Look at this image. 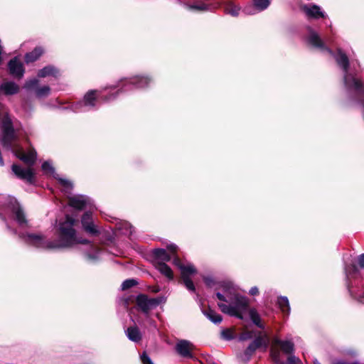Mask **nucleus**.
<instances>
[{
    "label": "nucleus",
    "mask_w": 364,
    "mask_h": 364,
    "mask_svg": "<svg viewBox=\"0 0 364 364\" xmlns=\"http://www.w3.org/2000/svg\"><path fill=\"white\" fill-rule=\"evenodd\" d=\"M75 222L73 218L67 215L65 220L60 223V240H50L45 235L36 233H19L18 236L28 245L42 250H55L70 247L77 243H87V240H80L77 238L73 229Z\"/></svg>",
    "instance_id": "nucleus-1"
},
{
    "label": "nucleus",
    "mask_w": 364,
    "mask_h": 364,
    "mask_svg": "<svg viewBox=\"0 0 364 364\" xmlns=\"http://www.w3.org/2000/svg\"><path fill=\"white\" fill-rule=\"evenodd\" d=\"M167 248L170 254L164 249H155L153 250V255L156 260L154 264L156 268L168 279H173V272L171 269L165 264V262L170 261L173 257V263L180 269L183 284L188 291L194 292L196 288L191 279V276L196 273V269L191 264H183L180 259L175 256V253L177 251L176 245L171 244L168 245Z\"/></svg>",
    "instance_id": "nucleus-2"
},
{
    "label": "nucleus",
    "mask_w": 364,
    "mask_h": 364,
    "mask_svg": "<svg viewBox=\"0 0 364 364\" xmlns=\"http://www.w3.org/2000/svg\"><path fill=\"white\" fill-rule=\"evenodd\" d=\"M1 133L0 139L2 146L29 166L34 164L37 154L34 149L29 150L26 154L23 151L19 141V135L13 128L12 122L8 115H5L1 124Z\"/></svg>",
    "instance_id": "nucleus-3"
},
{
    "label": "nucleus",
    "mask_w": 364,
    "mask_h": 364,
    "mask_svg": "<svg viewBox=\"0 0 364 364\" xmlns=\"http://www.w3.org/2000/svg\"><path fill=\"white\" fill-rule=\"evenodd\" d=\"M220 287L223 292L216 294L217 298L225 302L218 304L220 310L231 316L242 318L248 308L247 298L238 294L230 284L223 283Z\"/></svg>",
    "instance_id": "nucleus-4"
},
{
    "label": "nucleus",
    "mask_w": 364,
    "mask_h": 364,
    "mask_svg": "<svg viewBox=\"0 0 364 364\" xmlns=\"http://www.w3.org/2000/svg\"><path fill=\"white\" fill-rule=\"evenodd\" d=\"M0 215L4 216L8 230L12 233L17 234V230L10 225V220H15L20 228L28 226V220L24 212L14 198H8L4 207L0 209Z\"/></svg>",
    "instance_id": "nucleus-5"
},
{
    "label": "nucleus",
    "mask_w": 364,
    "mask_h": 364,
    "mask_svg": "<svg viewBox=\"0 0 364 364\" xmlns=\"http://www.w3.org/2000/svg\"><path fill=\"white\" fill-rule=\"evenodd\" d=\"M335 59L344 72L343 80L346 87L349 90H354L358 92L362 91V83L351 71L346 55L338 50V53L335 55Z\"/></svg>",
    "instance_id": "nucleus-6"
},
{
    "label": "nucleus",
    "mask_w": 364,
    "mask_h": 364,
    "mask_svg": "<svg viewBox=\"0 0 364 364\" xmlns=\"http://www.w3.org/2000/svg\"><path fill=\"white\" fill-rule=\"evenodd\" d=\"M101 93L97 90H90L87 92L82 101L74 103L71 109L75 112H86L92 110L97 105V96H100Z\"/></svg>",
    "instance_id": "nucleus-7"
},
{
    "label": "nucleus",
    "mask_w": 364,
    "mask_h": 364,
    "mask_svg": "<svg viewBox=\"0 0 364 364\" xmlns=\"http://www.w3.org/2000/svg\"><path fill=\"white\" fill-rule=\"evenodd\" d=\"M268 344L269 337L267 334L257 337L245 350L243 355H241L240 359L244 362L248 361L256 349L263 347L265 350L267 348Z\"/></svg>",
    "instance_id": "nucleus-8"
},
{
    "label": "nucleus",
    "mask_w": 364,
    "mask_h": 364,
    "mask_svg": "<svg viewBox=\"0 0 364 364\" xmlns=\"http://www.w3.org/2000/svg\"><path fill=\"white\" fill-rule=\"evenodd\" d=\"M151 82V79L148 77L135 76L129 80H125L124 82H121L120 84L114 86V88L122 86V91H127L131 87L144 88L147 87Z\"/></svg>",
    "instance_id": "nucleus-9"
},
{
    "label": "nucleus",
    "mask_w": 364,
    "mask_h": 364,
    "mask_svg": "<svg viewBox=\"0 0 364 364\" xmlns=\"http://www.w3.org/2000/svg\"><path fill=\"white\" fill-rule=\"evenodd\" d=\"M42 170L46 174H48L56 178L59 183V184L62 187V191L65 193H69L73 188V183L62 177H60L57 173H55V169L53 166L49 161H45L42 164Z\"/></svg>",
    "instance_id": "nucleus-10"
},
{
    "label": "nucleus",
    "mask_w": 364,
    "mask_h": 364,
    "mask_svg": "<svg viewBox=\"0 0 364 364\" xmlns=\"http://www.w3.org/2000/svg\"><path fill=\"white\" fill-rule=\"evenodd\" d=\"M161 302L158 298H149L144 294L137 296L136 299V305L143 313L148 315L149 311L156 308Z\"/></svg>",
    "instance_id": "nucleus-11"
},
{
    "label": "nucleus",
    "mask_w": 364,
    "mask_h": 364,
    "mask_svg": "<svg viewBox=\"0 0 364 364\" xmlns=\"http://www.w3.org/2000/svg\"><path fill=\"white\" fill-rule=\"evenodd\" d=\"M11 169L17 178L29 183H33L34 172L31 168H24L18 165L13 164Z\"/></svg>",
    "instance_id": "nucleus-12"
},
{
    "label": "nucleus",
    "mask_w": 364,
    "mask_h": 364,
    "mask_svg": "<svg viewBox=\"0 0 364 364\" xmlns=\"http://www.w3.org/2000/svg\"><path fill=\"white\" fill-rule=\"evenodd\" d=\"M38 82L39 81L36 78L29 80L26 82L24 87L27 90L36 89V95L39 98L48 96L50 93V87L48 85H44L43 87L36 88Z\"/></svg>",
    "instance_id": "nucleus-13"
},
{
    "label": "nucleus",
    "mask_w": 364,
    "mask_h": 364,
    "mask_svg": "<svg viewBox=\"0 0 364 364\" xmlns=\"http://www.w3.org/2000/svg\"><path fill=\"white\" fill-rule=\"evenodd\" d=\"M69 205L76 209L82 210L89 206H92V200L85 196H75L69 198Z\"/></svg>",
    "instance_id": "nucleus-14"
},
{
    "label": "nucleus",
    "mask_w": 364,
    "mask_h": 364,
    "mask_svg": "<svg viewBox=\"0 0 364 364\" xmlns=\"http://www.w3.org/2000/svg\"><path fill=\"white\" fill-rule=\"evenodd\" d=\"M176 350L179 355L183 358H193V344L186 340H181L176 345Z\"/></svg>",
    "instance_id": "nucleus-15"
},
{
    "label": "nucleus",
    "mask_w": 364,
    "mask_h": 364,
    "mask_svg": "<svg viewBox=\"0 0 364 364\" xmlns=\"http://www.w3.org/2000/svg\"><path fill=\"white\" fill-rule=\"evenodd\" d=\"M302 9L308 18L318 19L326 16L325 13L321 8L315 4L304 5Z\"/></svg>",
    "instance_id": "nucleus-16"
},
{
    "label": "nucleus",
    "mask_w": 364,
    "mask_h": 364,
    "mask_svg": "<svg viewBox=\"0 0 364 364\" xmlns=\"http://www.w3.org/2000/svg\"><path fill=\"white\" fill-rule=\"evenodd\" d=\"M84 230L89 234L97 235L98 230L92 221V213L86 212L83 214L81 219Z\"/></svg>",
    "instance_id": "nucleus-17"
},
{
    "label": "nucleus",
    "mask_w": 364,
    "mask_h": 364,
    "mask_svg": "<svg viewBox=\"0 0 364 364\" xmlns=\"http://www.w3.org/2000/svg\"><path fill=\"white\" fill-rule=\"evenodd\" d=\"M270 4V0H253L254 6H246L243 12L246 14H255L257 11H262L266 9Z\"/></svg>",
    "instance_id": "nucleus-18"
},
{
    "label": "nucleus",
    "mask_w": 364,
    "mask_h": 364,
    "mask_svg": "<svg viewBox=\"0 0 364 364\" xmlns=\"http://www.w3.org/2000/svg\"><path fill=\"white\" fill-rule=\"evenodd\" d=\"M9 70L13 76L21 78L23 76L24 69L22 63L17 58H14L11 60L8 64Z\"/></svg>",
    "instance_id": "nucleus-19"
},
{
    "label": "nucleus",
    "mask_w": 364,
    "mask_h": 364,
    "mask_svg": "<svg viewBox=\"0 0 364 364\" xmlns=\"http://www.w3.org/2000/svg\"><path fill=\"white\" fill-rule=\"evenodd\" d=\"M308 42L315 48H320L321 50H325L331 55L333 54L331 50L328 49L325 46L324 43L321 41L318 33L311 29H309Z\"/></svg>",
    "instance_id": "nucleus-20"
},
{
    "label": "nucleus",
    "mask_w": 364,
    "mask_h": 364,
    "mask_svg": "<svg viewBox=\"0 0 364 364\" xmlns=\"http://www.w3.org/2000/svg\"><path fill=\"white\" fill-rule=\"evenodd\" d=\"M272 342L274 346H279L281 350L286 354H291L294 350V345L291 341H282L275 337Z\"/></svg>",
    "instance_id": "nucleus-21"
},
{
    "label": "nucleus",
    "mask_w": 364,
    "mask_h": 364,
    "mask_svg": "<svg viewBox=\"0 0 364 364\" xmlns=\"http://www.w3.org/2000/svg\"><path fill=\"white\" fill-rule=\"evenodd\" d=\"M0 90L6 95H11L18 92L19 87L14 82H6L1 85Z\"/></svg>",
    "instance_id": "nucleus-22"
},
{
    "label": "nucleus",
    "mask_w": 364,
    "mask_h": 364,
    "mask_svg": "<svg viewBox=\"0 0 364 364\" xmlns=\"http://www.w3.org/2000/svg\"><path fill=\"white\" fill-rule=\"evenodd\" d=\"M86 259L94 262L100 258V250L93 244H89V250L85 252Z\"/></svg>",
    "instance_id": "nucleus-23"
},
{
    "label": "nucleus",
    "mask_w": 364,
    "mask_h": 364,
    "mask_svg": "<svg viewBox=\"0 0 364 364\" xmlns=\"http://www.w3.org/2000/svg\"><path fill=\"white\" fill-rule=\"evenodd\" d=\"M59 70L53 66L49 65L41 69L38 73L39 77L53 76L57 77L59 75Z\"/></svg>",
    "instance_id": "nucleus-24"
},
{
    "label": "nucleus",
    "mask_w": 364,
    "mask_h": 364,
    "mask_svg": "<svg viewBox=\"0 0 364 364\" xmlns=\"http://www.w3.org/2000/svg\"><path fill=\"white\" fill-rule=\"evenodd\" d=\"M125 333L128 338L132 341L139 342L141 339V333L136 326L129 327Z\"/></svg>",
    "instance_id": "nucleus-25"
},
{
    "label": "nucleus",
    "mask_w": 364,
    "mask_h": 364,
    "mask_svg": "<svg viewBox=\"0 0 364 364\" xmlns=\"http://www.w3.org/2000/svg\"><path fill=\"white\" fill-rule=\"evenodd\" d=\"M44 50L41 47L35 48L31 52L26 53L25 60L26 63H31L38 60L43 53Z\"/></svg>",
    "instance_id": "nucleus-26"
},
{
    "label": "nucleus",
    "mask_w": 364,
    "mask_h": 364,
    "mask_svg": "<svg viewBox=\"0 0 364 364\" xmlns=\"http://www.w3.org/2000/svg\"><path fill=\"white\" fill-rule=\"evenodd\" d=\"M224 9L226 14L232 16H237L240 14V7L233 2H229L225 4Z\"/></svg>",
    "instance_id": "nucleus-27"
},
{
    "label": "nucleus",
    "mask_w": 364,
    "mask_h": 364,
    "mask_svg": "<svg viewBox=\"0 0 364 364\" xmlns=\"http://www.w3.org/2000/svg\"><path fill=\"white\" fill-rule=\"evenodd\" d=\"M203 313L210 321L214 323H220L222 321L221 316L216 314L211 309L203 310Z\"/></svg>",
    "instance_id": "nucleus-28"
},
{
    "label": "nucleus",
    "mask_w": 364,
    "mask_h": 364,
    "mask_svg": "<svg viewBox=\"0 0 364 364\" xmlns=\"http://www.w3.org/2000/svg\"><path fill=\"white\" fill-rule=\"evenodd\" d=\"M278 305L284 314H289L290 311L289 303L287 297L280 296L278 299Z\"/></svg>",
    "instance_id": "nucleus-29"
},
{
    "label": "nucleus",
    "mask_w": 364,
    "mask_h": 364,
    "mask_svg": "<svg viewBox=\"0 0 364 364\" xmlns=\"http://www.w3.org/2000/svg\"><path fill=\"white\" fill-rule=\"evenodd\" d=\"M249 315L252 321L259 328H264V326L262 323L260 316L257 311L252 309L249 311Z\"/></svg>",
    "instance_id": "nucleus-30"
},
{
    "label": "nucleus",
    "mask_w": 364,
    "mask_h": 364,
    "mask_svg": "<svg viewBox=\"0 0 364 364\" xmlns=\"http://www.w3.org/2000/svg\"><path fill=\"white\" fill-rule=\"evenodd\" d=\"M117 228L124 235H132L133 232V227L127 222L119 223Z\"/></svg>",
    "instance_id": "nucleus-31"
},
{
    "label": "nucleus",
    "mask_w": 364,
    "mask_h": 364,
    "mask_svg": "<svg viewBox=\"0 0 364 364\" xmlns=\"http://www.w3.org/2000/svg\"><path fill=\"white\" fill-rule=\"evenodd\" d=\"M280 350L275 346H272L270 350V355L274 363H283L280 358Z\"/></svg>",
    "instance_id": "nucleus-32"
},
{
    "label": "nucleus",
    "mask_w": 364,
    "mask_h": 364,
    "mask_svg": "<svg viewBox=\"0 0 364 364\" xmlns=\"http://www.w3.org/2000/svg\"><path fill=\"white\" fill-rule=\"evenodd\" d=\"M136 284H137L136 280H135L134 279H127L123 282L121 287H122V290H126V289H128L135 286Z\"/></svg>",
    "instance_id": "nucleus-33"
},
{
    "label": "nucleus",
    "mask_w": 364,
    "mask_h": 364,
    "mask_svg": "<svg viewBox=\"0 0 364 364\" xmlns=\"http://www.w3.org/2000/svg\"><path fill=\"white\" fill-rule=\"evenodd\" d=\"M222 337L225 340L233 338V333L230 329H225L221 332Z\"/></svg>",
    "instance_id": "nucleus-34"
},
{
    "label": "nucleus",
    "mask_w": 364,
    "mask_h": 364,
    "mask_svg": "<svg viewBox=\"0 0 364 364\" xmlns=\"http://www.w3.org/2000/svg\"><path fill=\"white\" fill-rule=\"evenodd\" d=\"M300 363V359L294 355H290L288 358V364H299Z\"/></svg>",
    "instance_id": "nucleus-35"
},
{
    "label": "nucleus",
    "mask_w": 364,
    "mask_h": 364,
    "mask_svg": "<svg viewBox=\"0 0 364 364\" xmlns=\"http://www.w3.org/2000/svg\"><path fill=\"white\" fill-rule=\"evenodd\" d=\"M141 360L143 364H153L149 357L145 353L141 355Z\"/></svg>",
    "instance_id": "nucleus-36"
},
{
    "label": "nucleus",
    "mask_w": 364,
    "mask_h": 364,
    "mask_svg": "<svg viewBox=\"0 0 364 364\" xmlns=\"http://www.w3.org/2000/svg\"><path fill=\"white\" fill-rule=\"evenodd\" d=\"M203 280H204L205 283L206 284V285L210 287H213L215 284L213 279L210 277H205L203 278Z\"/></svg>",
    "instance_id": "nucleus-37"
},
{
    "label": "nucleus",
    "mask_w": 364,
    "mask_h": 364,
    "mask_svg": "<svg viewBox=\"0 0 364 364\" xmlns=\"http://www.w3.org/2000/svg\"><path fill=\"white\" fill-rule=\"evenodd\" d=\"M358 262L361 268H364V253L359 255Z\"/></svg>",
    "instance_id": "nucleus-38"
},
{
    "label": "nucleus",
    "mask_w": 364,
    "mask_h": 364,
    "mask_svg": "<svg viewBox=\"0 0 364 364\" xmlns=\"http://www.w3.org/2000/svg\"><path fill=\"white\" fill-rule=\"evenodd\" d=\"M249 293L252 296L257 295L259 294V289L257 287H253L250 289Z\"/></svg>",
    "instance_id": "nucleus-39"
},
{
    "label": "nucleus",
    "mask_w": 364,
    "mask_h": 364,
    "mask_svg": "<svg viewBox=\"0 0 364 364\" xmlns=\"http://www.w3.org/2000/svg\"><path fill=\"white\" fill-rule=\"evenodd\" d=\"M146 316L147 321L149 323V325L151 326H153L154 328H156V325L155 322L151 318H149V314L146 315Z\"/></svg>",
    "instance_id": "nucleus-40"
},
{
    "label": "nucleus",
    "mask_w": 364,
    "mask_h": 364,
    "mask_svg": "<svg viewBox=\"0 0 364 364\" xmlns=\"http://www.w3.org/2000/svg\"><path fill=\"white\" fill-rule=\"evenodd\" d=\"M117 93L118 92H116L115 94H111L109 97L105 98V101H110L115 99Z\"/></svg>",
    "instance_id": "nucleus-41"
},
{
    "label": "nucleus",
    "mask_w": 364,
    "mask_h": 364,
    "mask_svg": "<svg viewBox=\"0 0 364 364\" xmlns=\"http://www.w3.org/2000/svg\"><path fill=\"white\" fill-rule=\"evenodd\" d=\"M354 296L361 303L364 304V291L362 295H354Z\"/></svg>",
    "instance_id": "nucleus-42"
},
{
    "label": "nucleus",
    "mask_w": 364,
    "mask_h": 364,
    "mask_svg": "<svg viewBox=\"0 0 364 364\" xmlns=\"http://www.w3.org/2000/svg\"><path fill=\"white\" fill-rule=\"evenodd\" d=\"M333 364H352V363H346L341 360H335Z\"/></svg>",
    "instance_id": "nucleus-43"
},
{
    "label": "nucleus",
    "mask_w": 364,
    "mask_h": 364,
    "mask_svg": "<svg viewBox=\"0 0 364 364\" xmlns=\"http://www.w3.org/2000/svg\"><path fill=\"white\" fill-rule=\"evenodd\" d=\"M346 273L347 277H349V275L350 274V269L346 267Z\"/></svg>",
    "instance_id": "nucleus-44"
},
{
    "label": "nucleus",
    "mask_w": 364,
    "mask_h": 364,
    "mask_svg": "<svg viewBox=\"0 0 364 364\" xmlns=\"http://www.w3.org/2000/svg\"><path fill=\"white\" fill-rule=\"evenodd\" d=\"M350 269L353 271V272H356L357 271V267L355 266V265H353Z\"/></svg>",
    "instance_id": "nucleus-45"
},
{
    "label": "nucleus",
    "mask_w": 364,
    "mask_h": 364,
    "mask_svg": "<svg viewBox=\"0 0 364 364\" xmlns=\"http://www.w3.org/2000/svg\"><path fill=\"white\" fill-rule=\"evenodd\" d=\"M314 364H321L317 360H314Z\"/></svg>",
    "instance_id": "nucleus-46"
},
{
    "label": "nucleus",
    "mask_w": 364,
    "mask_h": 364,
    "mask_svg": "<svg viewBox=\"0 0 364 364\" xmlns=\"http://www.w3.org/2000/svg\"><path fill=\"white\" fill-rule=\"evenodd\" d=\"M349 291H350V293L352 295H353V291H352L350 289H349Z\"/></svg>",
    "instance_id": "nucleus-47"
},
{
    "label": "nucleus",
    "mask_w": 364,
    "mask_h": 364,
    "mask_svg": "<svg viewBox=\"0 0 364 364\" xmlns=\"http://www.w3.org/2000/svg\"><path fill=\"white\" fill-rule=\"evenodd\" d=\"M3 105L1 103H0V109L3 107Z\"/></svg>",
    "instance_id": "nucleus-48"
},
{
    "label": "nucleus",
    "mask_w": 364,
    "mask_h": 364,
    "mask_svg": "<svg viewBox=\"0 0 364 364\" xmlns=\"http://www.w3.org/2000/svg\"><path fill=\"white\" fill-rule=\"evenodd\" d=\"M245 338H246V337H245V336H242V337L241 338V339H242V340H244V339H245Z\"/></svg>",
    "instance_id": "nucleus-49"
},
{
    "label": "nucleus",
    "mask_w": 364,
    "mask_h": 364,
    "mask_svg": "<svg viewBox=\"0 0 364 364\" xmlns=\"http://www.w3.org/2000/svg\"><path fill=\"white\" fill-rule=\"evenodd\" d=\"M275 364H284V363L283 362V363H275Z\"/></svg>",
    "instance_id": "nucleus-50"
}]
</instances>
